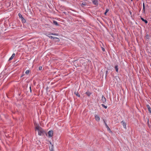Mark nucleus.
<instances>
[{"label":"nucleus","instance_id":"1","mask_svg":"<svg viewBox=\"0 0 151 151\" xmlns=\"http://www.w3.org/2000/svg\"><path fill=\"white\" fill-rule=\"evenodd\" d=\"M36 130H37L38 132V134L40 136L43 135L44 133V130L39 126H37L35 127Z\"/></svg>","mask_w":151,"mask_h":151},{"label":"nucleus","instance_id":"2","mask_svg":"<svg viewBox=\"0 0 151 151\" xmlns=\"http://www.w3.org/2000/svg\"><path fill=\"white\" fill-rule=\"evenodd\" d=\"M48 137H52L53 134V131L52 130L48 132Z\"/></svg>","mask_w":151,"mask_h":151},{"label":"nucleus","instance_id":"3","mask_svg":"<svg viewBox=\"0 0 151 151\" xmlns=\"http://www.w3.org/2000/svg\"><path fill=\"white\" fill-rule=\"evenodd\" d=\"M93 3L95 5H97L98 4V1L97 0H91Z\"/></svg>","mask_w":151,"mask_h":151},{"label":"nucleus","instance_id":"4","mask_svg":"<svg viewBox=\"0 0 151 151\" xmlns=\"http://www.w3.org/2000/svg\"><path fill=\"white\" fill-rule=\"evenodd\" d=\"M101 101L103 102V103L105 104L106 102V99L104 97V96H102Z\"/></svg>","mask_w":151,"mask_h":151},{"label":"nucleus","instance_id":"5","mask_svg":"<svg viewBox=\"0 0 151 151\" xmlns=\"http://www.w3.org/2000/svg\"><path fill=\"white\" fill-rule=\"evenodd\" d=\"M95 118L96 120L97 121L99 122L100 121V117L98 115H96L95 116Z\"/></svg>","mask_w":151,"mask_h":151},{"label":"nucleus","instance_id":"6","mask_svg":"<svg viewBox=\"0 0 151 151\" xmlns=\"http://www.w3.org/2000/svg\"><path fill=\"white\" fill-rule=\"evenodd\" d=\"M121 123L123 125L124 128H126V123L124 121H122L121 122Z\"/></svg>","mask_w":151,"mask_h":151},{"label":"nucleus","instance_id":"7","mask_svg":"<svg viewBox=\"0 0 151 151\" xmlns=\"http://www.w3.org/2000/svg\"><path fill=\"white\" fill-rule=\"evenodd\" d=\"M146 106L148 109L149 111L151 113V108L150 107L149 105L147 104L146 105Z\"/></svg>","mask_w":151,"mask_h":151},{"label":"nucleus","instance_id":"8","mask_svg":"<svg viewBox=\"0 0 151 151\" xmlns=\"http://www.w3.org/2000/svg\"><path fill=\"white\" fill-rule=\"evenodd\" d=\"M15 56V54L14 53H13L11 56V57L9 58V60H11Z\"/></svg>","mask_w":151,"mask_h":151},{"label":"nucleus","instance_id":"9","mask_svg":"<svg viewBox=\"0 0 151 151\" xmlns=\"http://www.w3.org/2000/svg\"><path fill=\"white\" fill-rule=\"evenodd\" d=\"M141 20L143 22H144L146 24H147V21L144 19L143 18L141 17Z\"/></svg>","mask_w":151,"mask_h":151},{"label":"nucleus","instance_id":"10","mask_svg":"<svg viewBox=\"0 0 151 151\" xmlns=\"http://www.w3.org/2000/svg\"><path fill=\"white\" fill-rule=\"evenodd\" d=\"M86 2H83L81 4V6L83 7L84 6H86Z\"/></svg>","mask_w":151,"mask_h":151},{"label":"nucleus","instance_id":"11","mask_svg":"<svg viewBox=\"0 0 151 151\" xmlns=\"http://www.w3.org/2000/svg\"><path fill=\"white\" fill-rule=\"evenodd\" d=\"M53 23L54 24H55V25H56V26H58V22H57V21H53Z\"/></svg>","mask_w":151,"mask_h":151},{"label":"nucleus","instance_id":"12","mask_svg":"<svg viewBox=\"0 0 151 151\" xmlns=\"http://www.w3.org/2000/svg\"><path fill=\"white\" fill-rule=\"evenodd\" d=\"M47 36H48V37H49L51 39H54L55 38H57V39L58 38H57V37H53L52 36H48V35H47Z\"/></svg>","mask_w":151,"mask_h":151},{"label":"nucleus","instance_id":"13","mask_svg":"<svg viewBox=\"0 0 151 151\" xmlns=\"http://www.w3.org/2000/svg\"><path fill=\"white\" fill-rule=\"evenodd\" d=\"M114 68L116 70V71L117 72L118 71V70L117 65H115Z\"/></svg>","mask_w":151,"mask_h":151},{"label":"nucleus","instance_id":"14","mask_svg":"<svg viewBox=\"0 0 151 151\" xmlns=\"http://www.w3.org/2000/svg\"><path fill=\"white\" fill-rule=\"evenodd\" d=\"M143 12H145V4H144V3H143Z\"/></svg>","mask_w":151,"mask_h":151},{"label":"nucleus","instance_id":"15","mask_svg":"<svg viewBox=\"0 0 151 151\" xmlns=\"http://www.w3.org/2000/svg\"><path fill=\"white\" fill-rule=\"evenodd\" d=\"M22 21L23 22L25 23L26 22V20H25L24 18L23 17H22Z\"/></svg>","mask_w":151,"mask_h":151},{"label":"nucleus","instance_id":"16","mask_svg":"<svg viewBox=\"0 0 151 151\" xmlns=\"http://www.w3.org/2000/svg\"><path fill=\"white\" fill-rule=\"evenodd\" d=\"M109 9H106V12H105L104 13L105 15H106V13L109 12Z\"/></svg>","mask_w":151,"mask_h":151},{"label":"nucleus","instance_id":"17","mask_svg":"<svg viewBox=\"0 0 151 151\" xmlns=\"http://www.w3.org/2000/svg\"><path fill=\"white\" fill-rule=\"evenodd\" d=\"M101 106L105 109H106L107 108V106H105L104 104H102Z\"/></svg>","mask_w":151,"mask_h":151},{"label":"nucleus","instance_id":"18","mask_svg":"<svg viewBox=\"0 0 151 151\" xmlns=\"http://www.w3.org/2000/svg\"><path fill=\"white\" fill-rule=\"evenodd\" d=\"M29 72V70H27L25 72V73L27 74H28Z\"/></svg>","mask_w":151,"mask_h":151},{"label":"nucleus","instance_id":"19","mask_svg":"<svg viewBox=\"0 0 151 151\" xmlns=\"http://www.w3.org/2000/svg\"><path fill=\"white\" fill-rule=\"evenodd\" d=\"M76 95L78 96V97H79L80 96V95H79V94L78 93H76V92H75L74 93Z\"/></svg>","mask_w":151,"mask_h":151},{"label":"nucleus","instance_id":"20","mask_svg":"<svg viewBox=\"0 0 151 151\" xmlns=\"http://www.w3.org/2000/svg\"><path fill=\"white\" fill-rule=\"evenodd\" d=\"M104 124H105V125L106 126V127H107L108 126L107 124H106V123L105 120H104Z\"/></svg>","mask_w":151,"mask_h":151},{"label":"nucleus","instance_id":"21","mask_svg":"<svg viewBox=\"0 0 151 151\" xmlns=\"http://www.w3.org/2000/svg\"><path fill=\"white\" fill-rule=\"evenodd\" d=\"M106 127L107 128V130L109 131L110 132H111V131L110 130V128H109V127L108 126L107 127Z\"/></svg>","mask_w":151,"mask_h":151},{"label":"nucleus","instance_id":"22","mask_svg":"<svg viewBox=\"0 0 151 151\" xmlns=\"http://www.w3.org/2000/svg\"><path fill=\"white\" fill-rule=\"evenodd\" d=\"M18 15H19V17L21 18L22 19V15L20 13H19Z\"/></svg>","mask_w":151,"mask_h":151},{"label":"nucleus","instance_id":"23","mask_svg":"<svg viewBox=\"0 0 151 151\" xmlns=\"http://www.w3.org/2000/svg\"><path fill=\"white\" fill-rule=\"evenodd\" d=\"M42 69V66H39V70H41Z\"/></svg>","mask_w":151,"mask_h":151},{"label":"nucleus","instance_id":"24","mask_svg":"<svg viewBox=\"0 0 151 151\" xmlns=\"http://www.w3.org/2000/svg\"><path fill=\"white\" fill-rule=\"evenodd\" d=\"M51 35H57L58 36V35L57 34H53V33H52L51 34Z\"/></svg>","mask_w":151,"mask_h":151},{"label":"nucleus","instance_id":"25","mask_svg":"<svg viewBox=\"0 0 151 151\" xmlns=\"http://www.w3.org/2000/svg\"><path fill=\"white\" fill-rule=\"evenodd\" d=\"M108 71H106V76L107 74H108Z\"/></svg>","mask_w":151,"mask_h":151},{"label":"nucleus","instance_id":"26","mask_svg":"<svg viewBox=\"0 0 151 151\" xmlns=\"http://www.w3.org/2000/svg\"><path fill=\"white\" fill-rule=\"evenodd\" d=\"M102 50L103 51H105V49H104V48H103V47H102Z\"/></svg>","mask_w":151,"mask_h":151},{"label":"nucleus","instance_id":"27","mask_svg":"<svg viewBox=\"0 0 151 151\" xmlns=\"http://www.w3.org/2000/svg\"><path fill=\"white\" fill-rule=\"evenodd\" d=\"M86 93L87 94V95L88 96H89L90 95V94H89V93Z\"/></svg>","mask_w":151,"mask_h":151},{"label":"nucleus","instance_id":"28","mask_svg":"<svg viewBox=\"0 0 151 151\" xmlns=\"http://www.w3.org/2000/svg\"><path fill=\"white\" fill-rule=\"evenodd\" d=\"M50 35V34L47 33L46 34V35H48V36H49V35Z\"/></svg>","mask_w":151,"mask_h":151},{"label":"nucleus","instance_id":"29","mask_svg":"<svg viewBox=\"0 0 151 151\" xmlns=\"http://www.w3.org/2000/svg\"><path fill=\"white\" fill-rule=\"evenodd\" d=\"M148 37H149V36H148V35H147V36H146V37L147 38H148Z\"/></svg>","mask_w":151,"mask_h":151},{"label":"nucleus","instance_id":"30","mask_svg":"<svg viewBox=\"0 0 151 151\" xmlns=\"http://www.w3.org/2000/svg\"><path fill=\"white\" fill-rule=\"evenodd\" d=\"M30 91H31V87H30Z\"/></svg>","mask_w":151,"mask_h":151},{"label":"nucleus","instance_id":"31","mask_svg":"<svg viewBox=\"0 0 151 151\" xmlns=\"http://www.w3.org/2000/svg\"><path fill=\"white\" fill-rule=\"evenodd\" d=\"M50 151H53V150L52 149V150H50Z\"/></svg>","mask_w":151,"mask_h":151},{"label":"nucleus","instance_id":"32","mask_svg":"<svg viewBox=\"0 0 151 151\" xmlns=\"http://www.w3.org/2000/svg\"><path fill=\"white\" fill-rule=\"evenodd\" d=\"M131 1H132L133 0H131Z\"/></svg>","mask_w":151,"mask_h":151}]
</instances>
